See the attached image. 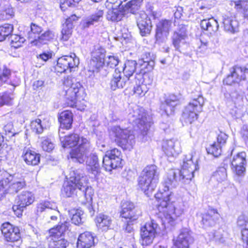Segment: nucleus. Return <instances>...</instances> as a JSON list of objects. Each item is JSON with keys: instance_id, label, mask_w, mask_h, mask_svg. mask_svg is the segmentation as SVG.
Segmentation results:
<instances>
[{"instance_id": "1", "label": "nucleus", "mask_w": 248, "mask_h": 248, "mask_svg": "<svg viewBox=\"0 0 248 248\" xmlns=\"http://www.w3.org/2000/svg\"><path fill=\"white\" fill-rule=\"evenodd\" d=\"M199 155L196 152L186 155L181 169L169 170L162 184L163 187L155 195L159 217L165 228L169 225H174L177 218L183 213L184 205L181 199L170 202L172 195L170 189L179 183L188 184L192 180L195 172L199 169Z\"/></svg>"}, {"instance_id": "2", "label": "nucleus", "mask_w": 248, "mask_h": 248, "mask_svg": "<svg viewBox=\"0 0 248 248\" xmlns=\"http://www.w3.org/2000/svg\"><path fill=\"white\" fill-rule=\"evenodd\" d=\"M74 80L71 76L64 77L62 93L65 96L66 103L68 106L82 110L84 109L85 105H80V102L81 100H83V89L79 82H75Z\"/></svg>"}, {"instance_id": "3", "label": "nucleus", "mask_w": 248, "mask_h": 248, "mask_svg": "<svg viewBox=\"0 0 248 248\" xmlns=\"http://www.w3.org/2000/svg\"><path fill=\"white\" fill-rule=\"evenodd\" d=\"M158 176L157 168L154 165L147 166L140 173L138 180V186L148 196L156 187Z\"/></svg>"}, {"instance_id": "4", "label": "nucleus", "mask_w": 248, "mask_h": 248, "mask_svg": "<svg viewBox=\"0 0 248 248\" xmlns=\"http://www.w3.org/2000/svg\"><path fill=\"white\" fill-rule=\"evenodd\" d=\"M0 181V198L6 193L16 194L26 186L24 178L17 175H7Z\"/></svg>"}, {"instance_id": "5", "label": "nucleus", "mask_w": 248, "mask_h": 248, "mask_svg": "<svg viewBox=\"0 0 248 248\" xmlns=\"http://www.w3.org/2000/svg\"><path fill=\"white\" fill-rule=\"evenodd\" d=\"M111 133L115 137V141L124 150H131L135 143L133 131L128 128H122L115 126L111 128Z\"/></svg>"}, {"instance_id": "6", "label": "nucleus", "mask_w": 248, "mask_h": 248, "mask_svg": "<svg viewBox=\"0 0 248 248\" xmlns=\"http://www.w3.org/2000/svg\"><path fill=\"white\" fill-rule=\"evenodd\" d=\"M204 98L202 95L192 99L186 106L183 112L182 118L186 123L191 124L197 120L199 113L202 111Z\"/></svg>"}, {"instance_id": "7", "label": "nucleus", "mask_w": 248, "mask_h": 248, "mask_svg": "<svg viewBox=\"0 0 248 248\" xmlns=\"http://www.w3.org/2000/svg\"><path fill=\"white\" fill-rule=\"evenodd\" d=\"M128 119L130 123L134 126H137L143 135L147 134L151 126V123L148 121L147 114L142 108H137L132 112L129 113Z\"/></svg>"}, {"instance_id": "8", "label": "nucleus", "mask_w": 248, "mask_h": 248, "mask_svg": "<svg viewBox=\"0 0 248 248\" xmlns=\"http://www.w3.org/2000/svg\"><path fill=\"white\" fill-rule=\"evenodd\" d=\"M79 63V59L74 53L70 56H63L58 59L55 70L56 72L60 73H64L67 70L71 72L74 70L73 69L78 67Z\"/></svg>"}, {"instance_id": "9", "label": "nucleus", "mask_w": 248, "mask_h": 248, "mask_svg": "<svg viewBox=\"0 0 248 248\" xmlns=\"http://www.w3.org/2000/svg\"><path fill=\"white\" fill-rule=\"evenodd\" d=\"M105 49L97 45L94 46L92 52V59L89 65V71L97 73L105 63Z\"/></svg>"}, {"instance_id": "10", "label": "nucleus", "mask_w": 248, "mask_h": 248, "mask_svg": "<svg viewBox=\"0 0 248 248\" xmlns=\"http://www.w3.org/2000/svg\"><path fill=\"white\" fill-rule=\"evenodd\" d=\"M81 175L78 170L70 172L69 180L64 183L62 189V193L63 196L71 197L76 194Z\"/></svg>"}, {"instance_id": "11", "label": "nucleus", "mask_w": 248, "mask_h": 248, "mask_svg": "<svg viewBox=\"0 0 248 248\" xmlns=\"http://www.w3.org/2000/svg\"><path fill=\"white\" fill-rule=\"evenodd\" d=\"M158 225L154 220L146 223L141 229V244L148 246L153 243L155 237Z\"/></svg>"}, {"instance_id": "12", "label": "nucleus", "mask_w": 248, "mask_h": 248, "mask_svg": "<svg viewBox=\"0 0 248 248\" xmlns=\"http://www.w3.org/2000/svg\"><path fill=\"white\" fill-rule=\"evenodd\" d=\"M248 76V69L238 65L233 66L230 70V74L224 79L223 83L228 85L238 84L244 80Z\"/></svg>"}, {"instance_id": "13", "label": "nucleus", "mask_w": 248, "mask_h": 248, "mask_svg": "<svg viewBox=\"0 0 248 248\" xmlns=\"http://www.w3.org/2000/svg\"><path fill=\"white\" fill-rule=\"evenodd\" d=\"M141 213V211L136 208L133 202L128 201H124L122 202L121 216L128 219L127 221L128 226H130L132 222L136 220Z\"/></svg>"}, {"instance_id": "14", "label": "nucleus", "mask_w": 248, "mask_h": 248, "mask_svg": "<svg viewBox=\"0 0 248 248\" xmlns=\"http://www.w3.org/2000/svg\"><path fill=\"white\" fill-rule=\"evenodd\" d=\"M90 143L88 139L81 138V143L78 146L72 149L70 153L71 159L73 161L82 163L86 158L87 153L90 149Z\"/></svg>"}, {"instance_id": "15", "label": "nucleus", "mask_w": 248, "mask_h": 248, "mask_svg": "<svg viewBox=\"0 0 248 248\" xmlns=\"http://www.w3.org/2000/svg\"><path fill=\"white\" fill-rule=\"evenodd\" d=\"M35 200L34 194L29 191H22L16 200V204L13 206V209L16 214L21 215L24 209L31 204Z\"/></svg>"}, {"instance_id": "16", "label": "nucleus", "mask_w": 248, "mask_h": 248, "mask_svg": "<svg viewBox=\"0 0 248 248\" xmlns=\"http://www.w3.org/2000/svg\"><path fill=\"white\" fill-rule=\"evenodd\" d=\"M187 28L184 24H179L172 36V43L175 50L181 51L185 46H187Z\"/></svg>"}, {"instance_id": "17", "label": "nucleus", "mask_w": 248, "mask_h": 248, "mask_svg": "<svg viewBox=\"0 0 248 248\" xmlns=\"http://www.w3.org/2000/svg\"><path fill=\"white\" fill-rule=\"evenodd\" d=\"M246 154L242 152L234 155L231 161L232 170L238 176H242L246 171Z\"/></svg>"}, {"instance_id": "18", "label": "nucleus", "mask_w": 248, "mask_h": 248, "mask_svg": "<svg viewBox=\"0 0 248 248\" xmlns=\"http://www.w3.org/2000/svg\"><path fill=\"white\" fill-rule=\"evenodd\" d=\"M1 232L7 242H15L20 239V232L17 227L8 222L3 223L1 228Z\"/></svg>"}, {"instance_id": "19", "label": "nucleus", "mask_w": 248, "mask_h": 248, "mask_svg": "<svg viewBox=\"0 0 248 248\" xmlns=\"http://www.w3.org/2000/svg\"><path fill=\"white\" fill-rule=\"evenodd\" d=\"M171 22L169 20H161L156 25L155 39L158 43L163 42L169 34Z\"/></svg>"}, {"instance_id": "20", "label": "nucleus", "mask_w": 248, "mask_h": 248, "mask_svg": "<svg viewBox=\"0 0 248 248\" xmlns=\"http://www.w3.org/2000/svg\"><path fill=\"white\" fill-rule=\"evenodd\" d=\"M136 20L141 36H145L150 33L152 28L151 20L144 12L139 14L136 17Z\"/></svg>"}, {"instance_id": "21", "label": "nucleus", "mask_w": 248, "mask_h": 248, "mask_svg": "<svg viewBox=\"0 0 248 248\" xmlns=\"http://www.w3.org/2000/svg\"><path fill=\"white\" fill-rule=\"evenodd\" d=\"M131 80L124 76L122 77L121 70L117 67L115 69L110 80L111 89L115 91L117 88H123L130 83Z\"/></svg>"}, {"instance_id": "22", "label": "nucleus", "mask_w": 248, "mask_h": 248, "mask_svg": "<svg viewBox=\"0 0 248 248\" xmlns=\"http://www.w3.org/2000/svg\"><path fill=\"white\" fill-rule=\"evenodd\" d=\"M193 239L186 229H183L176 240H173L172 248H189Z\"/></svg>"}, {"instance_id": "23", "label": "nucleus", "mask_w": 248, "mask_h": 248, "mask_svg": "<svg viewBox=\"0 0 248 248\" xmlns=\"http://www.w3.org/2000/svg\"><path fill=\"white\" fill-rule=\"evenodd\" d=\"M162 149L169 157H174L181 152L179 142L174 140H163Z\"/></svg>"}, {"instance_id": "24", "label": "nucleus", "mask_w": 248, "mask_h": 248, "mask_svg": "<svg viewBox=\"0 0 248 248\" xmlns=\"http://www.w3.org/2000/svg\"><path fill=\"white\" fill-rule=\"evenodd\" d=\"M180 104L178 97L174 94H171L167 97L164 103L162 104L161 108L167 116H170L173 115L176 107Z\"/></svg>"}, {"instance_id": "25", "label": "nucleus", "mask_w": 248, "mask_h": 248, "mask_svg": "<svg viewBox=\"0 0 248 248\" xmlns=\"http://www.w3.org/2000/svg\"><path fill=\"white\" fill-rule=\"evenodd\" d=\"M64 132L59 130L60 140L63 148H72L81 143V138L78 135L73 133L67 136H63Z\"/></svg>"}, {"instance_id": "26", "label": "nucleus", "mask_w": 248, "mask_h": 248, "mask_svg": "<svg viewBox=\"0 0 248 248\" xmlns=\"http://www.w3.org/2000/svg\"><path fill=\"white\" fill-rule=\"evenodd\" d=\"M201 222L204 227H210L214 226L219 217V214L217 210L210 209L207 212L201 215Z\"/></svg>"}, {"instance_id": "27", "label": "nucleus", "mask_w": 248, "mask_h": 248, "mask_svg": "<svg viewBox=\"0 0 248 248\" xmlns=\"http://www.w3.org/2000/svg\"><path fill=\"white\" fill-rule=\"evenodd\" d=\"M50 124L47 118L40 116L38 118L32 120L30 124L31 129L36 134L42 133L44 129L49 126Z\"/></svg>"}, {"instance_id": "28", "label": "nucleus", "mask_w": 248, "mask_h": 248, "mask_svg": "<svg viewBox=\"0 0 248 248\" xmlns=\"http://www.w3.org/2000/svg\"><path fill=\"white\" fill-rule=\"evenodd\" d=\"M95 244L94 236L90 232L81 233L77 241L78 248H90Z\"/></svg>"}, {"instance_id": "29", "label": "nucleus", "mask_w": 248, "mask_h": 248, "mask_svg": "<svg viewBox=\"0 0 248 248\" xmlns=\"http://www.w3.org/2000/svg\"><path fill=\"white\" fill-rule=\"evenodd\" d=\"M104 15L103 10L97 9L94 13L82 19L81 25L84 29L88 28L102 20Z\"/></svg>"}, {"instance_id": "30", "label": "nucleus", "mask_w": 248, "mask_h": 248, "mask_svg": "<svg viewBox=\"0 0 248 248\" xmlns=\"http://www.w3.org/2000/svg\"><path fill=\"white\" fill-rule=\"evenodd\" d=\"M222 17V22L224 25V30L226 31L232 33L237 31L239 26V23L236 19L235 16H232L230 14L223 16Z\"/></svg>"}, {"instance_id": "31", "label": "nucleus", "mask_w": 248, "mask_h": 248, "mask_svg": "<svg viewBox=\"0 0 248 248\" xmlns=\"http://www.w3.org/2000/svg\"><path fill=\"white\" fill-rule=\"evenodd\" d=\"M86 164L87 169L94 176H96L99 172L100 166L98 158L96 154H91L86 157Z\"/></svg>"}, {"instance_id": "32", "label": "nucleus", "mask_w": 248, "mask_h": 248, "mask_svg": "<svg viewBox=\"0 0 248 248\" xmlns=\"http://www.w3.org/2000/svg\"><path fill=\"white\" fill-rule=\"evenodd\" d=\"M22 157L26 164L29 165L35 166L40 162V155L29 149H24Z\"/></svg>"}, {"instance_id": "33", "label": "nucleus", "mask_w": 248, "mask_h": 248, "mask_svg": "<svg viewBox=\"0 0 248 248\" xmlns=\"http://www.w3.org/2000/svg\"><path fill=\"white\" fill-rule=\"evenodd\" d=\"M60 127L62 129L71 128L73 123V114L69 110H65L61 113L59 118Z\"/></svg>"}, {"instance_id": "34", "label": "nucleus", "mask_w": 248, "mask_h": 248, "mask_svg": "<svg viewBox=\"0 0 248 248\" xmlns=\"http://www.w3.org/2000/svg\"><path fill=\"white\" fill-rule=\"evenodd\" d=\"M200 25L202 30L207 31L210 34L216 32L219 27L217 21L213 17L202 20Z\"/></svg>"}, {"instance_id": "35", "label": "nucleus", "mask_w": 248, "mask_h": 248, "mask_svg": "<svg viewBox=\"0 0 248 248\" xmlns=\"http://www.w3.org/2000/svg\"><path fill=\"white\" fill-rule=\"evenodd\" d=\"M95 222L98 229L102 231H106L109 229L112 220L108 216L100 214L96 217Z\"/></svg>"}, {"instance_id": "36", "label": "nucleus", "mask_w": 248, "mask_h": 248, "mask_svg": "<svg viewBox=\"0 0 248 248\" xmlns=\"http://www.w3.org/2000/svg\"><path fill=\"white\" fill-rule=\"evenodd\" d=\"M78 183V189L82 191L87 201H92L93 190L91 187L86 186V178L82 174L81 175L80 181Z\"/></svg>"}, {"instance_id": "37", "label": "nucleus", "mask_w": 248, "mask_h": 248, "mask_svg": "<svg viewBox=\"0 0 248 248\" xmlns=\"http://www.w3.org/2000/svg\"><path fill=\"white\" fill-rule=\"evenodd\" d=\"M54 37V33L50 31H47L38 36L36 39L31 40V43L35 46H40L42 45L46 44L48 42L53 39Z\"/></svg>"}, {"instance_id": "38", "label": "nucleus", "mask_w": 248, "mask_h": 248, "mask_svg": "<svg viewBox=\"0 0 248 248\" xmlns=\"http://www.w3.org/2000/svg\"><path fill=\"white\" fill-rule=\"evenodd\" d=\"M138 63L134 60H128L125 64L124 67H121L120 70H122L123 74L125 77L128 78L129 79L132 77L133 74L136 71V66Z\"/></svg>"}, {"instance_id": "39", "label": "nucleus", "mask_w": 248, "mask_h": 248, "mask_svg": "<svg viewBox=\"0 0 248 248\" xmlns=\"http://www.w3.org/2000/svg\"><path fill=\"white\" fill-rule=\"evenodd\" d=\"M174 16L175 19H185L190 17L192 14V9L189 7L185 6L184 7L178 6L175 7Z\"/></svg>"}, {"instance_id": "40", "label": "nucleus", "mask_w": 248, "mask_h": 248, "mask_svg": "<svg viewBox=\"0 0 248 248\" xmlns=\"http://www.w3.org/2000/svg\"><path fill=\"white\" fill-rule=\"evenodd\" d=\"M238 12L242 14L245 18L248 19V0H232Z\"/></svg>"}, {"instance_id": "41", "label": "nucleus", "mask_w": 248, "mask_h": 248, "mask_svg": "<svg viewBox=\"0 0 248 248\" xmlns=\"http://www.w3.org/2000/svg\"><path fill=\"white\" fill-rule=\"evenodd\" d=\"M143 0H131L125 6V10L132 14H136L141 9Z\"/></svg>"}, {"instance_id": "42", "label": "nucleus", "mask_w": 248, "mask_h": 248, "mask_svg": "<svg viewBox=\"0 0 248 248\" xmlns=\"http://www.w3.org/2000/svg\"><path fill=\"white\" fill-rule=\"evenodd\" d=\"M123 16V14L121 11L116 8L112 7L108 9L106 17L107 19L112 22H118L120 21Z\"/></svg>"}, {"instance_id": "43", "label": "nucleus", "mask_w": 248, "mask_h": 248, "mask_svg": "<svg viewBox=\"0 0 248 248\" xmlns=\"http://www.w3.org/2000/svg\"><path fill=\"white\" fill-rule=\"evenodd\" d=\"M51 208H56V203L48 201H41L36 205L37 214L46 213Z\"/></svg>"}, {"instance_id": "44", "label": "nucleus", "mask_w": 248, "mask_h": 248, "mask_svg": "<svg viewBox=\"0 0 248 248\" xmlns=\"http://www.w3.org/2000/svg\"><path fill=\"white\" fill-rule=\"evenodd\" d=\"M115 162L116 161H113L112 159L105 155L102 161L103 167L106 171H110L112 169L122 167V165Z\"/></svg>"}, {"instance_id": "45", "label": "nucleus", "mask_w": 248, "mask_h": 248, "mask_svg": "<svg viewBox=\"0 0 248 248\" xmlns=\"http://www.w3.org/2000/svg\"><path fill=\"white\" fill-rule=\"evenodd\" d=\"M70 224L69 222L65 221L61 225L58 226L56 228H53L50 230V232L54 237L61 236L66 231L69 230Z\"/></svg>"}, {"instance_id": "46", "label": "nucleus", "mask_w": 248, "mask_h": 248, "mask_svg": "<svg viewBox=\"0 0 248 248\" xmlns=\"http://www.w3.org/2000/svg\"><path fill=\"white\" fill-rule=\"evenodd\" d=\"M70 216H72L71 221L73 223L77 225H79L83 221H82L83 212L80 210L73 209L69 211Z\"/></svg>"}, {"instance_id": "47", "label": "nucleus", "mask_w": 248, "mask_h": 248, "mask_svg": "<svg viewBox=\"0 0 248 248\" xmlns=\"http://www.w3.org/2000/svg\"><path fill=\"white\" fill-rule=\"evenodd\" d=\"M13 30V26L9 24H5L0 26V42L4 41L7 37L11 35Z\"/></svg>"}, {"instance_id": "48", "label": "nucleus", "mask_w": 248, "mask_h": 248, "mask_svg": "<svg viewBox=\"0 0 248 248\" xmlns=\"http://www.w3.org/2000/svg\"><path fill=\"white\" fill-rule=\"evenodd\" d=\"M11 75V70L6 65H0V86L8 82Z\"/></svg>"}, {"instance_id": "49", "label": "nucleus", "mask_w": 248, "mask_h": 248, "mask_svg": "<svg viewBox=\"0 0 248 248\" xmlns=\"http://www.w3.org/2000/svg\"><path fill=\"white\" fill-rule=\"evenodd\" d=\"M105 155L112 159L113 161H116L115 163L122 165L121 152L118 149L114 148L109 151H107Z\"/></svg>"}, {"instance_id": "50", "label": "nucleus", "mask_w": 248, "mask_h": 248, "mask_svg": "<svg viewBox=\"0 0 248 248\" xmlns=\"http://www.w3.org/2000/svg\"><path fill=\"white\" fill-rule=\"evenodd\" d=\"M206 151L208 154L213 155L215 157H218L222 152V146L216 142L210 145L206 148Z\"/></svg>"}, {"instance_id": "51", "label": "nucleus", "mask_w": 248, "mask_h": 248, "mask_svg": "<svg viewBox=\"0 0 248 248\" xmlns=\"http://www.w3.org/2000/svg\"><path fill=\"white\" fill-rule=\"evenodd\" d=\"M155 64V62L153 61L148 62V63L144 62L143 61H139L138 63L139 65L140 73L142 74L151 71L154 69Z\"/></svg>"}, {"instance_id": "52", "label": "nucleus", "mask_w": 248, "mask_h": 248, "mask_svg": "<svg viewBox=\"0 0 248 248\" xmlns=\"http://www.w3.org/2000/svg\"><path fill=\"white\" fill-rule=\"evenodd\" d=\"M42 31V28L37 25L31 23V31L29 32V38L30 41L34 40L39 36L40 33Z\"/></svg>"}, {"instance_id": "53", "label": "nucleus", "mask_w": 248, "mask_h": 248, "mask_svg": "<svg viewBox=\"0 0 248 248\" xmlns=\"http://www.w3.org/2000/svg\"><path fill=\"white\" fill-rule=\"evenodd\" d=\"M72 29L73 23H67L66 22H65L63 24L62 35L63 40L66 41L68 39L69 36L71 34Z\"/></svg>"}, {"instance_id": "54", "label": "nucleus", "mask_w": 248, "mask_h": 248, "mask_svg": "<svg viewBox=\"0 0 248 248\" xmlns=\"http://www.w3.org/2000/svg\"><path fill=\"white\" fill-rule=\"evenodd\" d=\"M237 225L241 228V236L242 238L244 231H248V217L244 215L240 216L237 219Z\"/></svg>"}, {"instance_id": "55", "label": "nucleus", "mask_w": 248, "mask_h": 248, "mask_svg": "<svg viewBox=\"0 0 248 248\" xmlns=\"http://www.w3.org/2000/svg\"><path fill=\"white\" fill-rule=\"evenodd\" d=\"M11 45L12 47L18 48L21 46L22 44L25 42V39L24 37H21L16 34H11Z\"/></svg>"}, {"instance_id": "56", "label": "nucleus", "mask_w": 248, "mask_h": 248, "mask_svg": "<svg viewBox=\"0 0 248 248\" xmlns=\"http://www.w3.org/2000/svg\"><path fill=\"white\" fill-rule=\"evenodd\" d=\"M67 245V241L64 239H60L57 241H50L48 248H66Z\"/></svg>"}, {"instance_id": "57", "label": "nucleus", "mask_w": 248, "mask_h": 248, "mask_svg": "<svg viewBox=\"0 0 248 248\" xmlns=\"http://www.w3.org/2000/svg\"><path fill=\"white\" fill-rule=\"evenodd\" d=\"M148 91V88L147 85L142 83L141 84H137L136 87L134 88V93L140 97L144 96Z\"/></svg>"}, {"instance_id": "58", "label": "nucleus", "mask_w": 248, "mask_h": 248, "mask_svg": "<svg viewBox=\"0 0 248 248\" xmlns=\"http://www.w3.org/2000/svg\"><path fill=\"white\" fill-rule=\"evenodd\" d=\"M214 177L219 182H221L227 178L226 170L224 168L218 169L214 173Z\"/></svg>"}, {"instance_id": "59", "label": "nucleus", "mask_w": 248, "mask_h": 248, "mask_svg": "<svg viewBox=\"0 0 248 248\" xmlns=\"http://www.w3.org/2000/svg\"><path fill=\"white\" fill-rule=\"evenodd\" d=\"M45 214L52 221L57 220L58 217L60 216V212L58 210V207L56 204V208H51Z\"/></svg>"}, {"instance_id": "60", "label": "nucleus", "mask_w": 248, "mask_h": 248, "mask_svg": "<svg viewBox=\"0 0 248 248\" xmlns=\"http://www.w3.org/2000/svg\"><path fill=\"white\" fill-rule=\"evenodd\" d=\"M42 147L44 151L50 152L54 148V144L48 138H44L42 141Z\"/></svg>"}, {"instance_id": "61", "label": "nucleus", "mask_w": 248, "mask_h": 248, "mask_svg": "<svg viewBox=\"0 0 248 248\" xmlns=\"http://www.w3.org/2000/svg\"><path fill=\"white\" fill-rule=\"evenodd\" d=\"M223 232L222 229H218L217 231L211 232V235L212 236L211 239L216 242L223 243L224 241L223 237Z\"/></svg>"}, {"instance_id": "62", "label": "nucleus", "mask_w": 248, "mask_h": 248, "mask_svg": "<svg viewBox=\"0 0 248 248\" xmlns=\"http://www.w3.org/2000/svg\"><path fill=\"white\" fill-rule=\"evenodd\" d=\"M246 111V108L244 106H240V108L235 107L231 112L233 117L235 119L241 118Z\"/></svg>"}, {"instance_id": "63", "label": "nucleus", "mask_w": 248, "mask_h": 248, "mask_svg": "<svg viewBox=\"0 0 248 248\" xmlns=\"http://www.w3.org/2000/svg\"><path fill=\"white\" fill-rule=\"evenodd\" d=\"M105 62L108 66L114 68L118 64L119 60L117 57L108 56L106 58Z\"/></svg>"}, {"instance_id": "64", "label": "nucleus", "mask_w": 248, "mask_h": 248, "mask_svg": "<svg viewBox=\"0 0 248 248\" xmlns=\"http://www.w3.org/2000/svg\"><path fill=\"white\" fill-rule=\"evenodd\" d=\"M228 139V135L224 133L221 132L217 137V143L221 146H223L226 142Z\"/></svg>"}]
</instances>
